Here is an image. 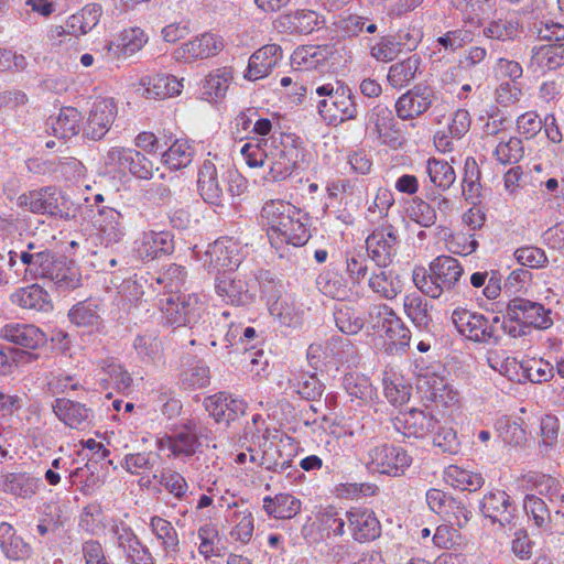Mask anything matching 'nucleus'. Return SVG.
I'll return each mask as SVG.
<instances>
[{
  "label": "nucleus",
  "instance_id": "1",
  "mask_svg": "<svg viewBox=\"0 0 564 564\" xmlns=\"http://www.w3.org/2000/svg\"><path fill=\"white\" fill-rule=\"evenodd\" d=\"M240 153L250 167L268 165L267 180L272 182L289 177L299 159V149L294 144V139L283 133L258 138L256 142H247L242 145Z\"/></svg>",
  "mask_w": 564,
  "mask_h": 564
},
{
  "label": "nucleus",
  "instance_id": "2",
  "mask_svg": "<svg viewBox=\"0 0 564 564\" xmlns=\"http://www.w3.org/2000/svg\"><path fill=\"white\" fill-rule=\"evenodd\" d=\"M261 219L268 227L271 245L276 249L283 245L302 247L311 238L308 215L288 202H267L261 209Z\"/></svg>",
  "mask_w": 564,
  "mask_h": 564
},
{
  "label": "nucleus",
  "instance_id": "3",
  "mask_svg": "<svg viewBox=\"0 0 564 564\" xmlns=\"http://www.w3.org/2000/svg\"><path fill=\"white\" fill-rule=\"evenodd\" d=\"M20 261L24 265V281L47 280L59 294H66L82 285V274L75 262L48 249L33 253L21 251Z\"/></svg>",
  "mask_w": 564,
  "mask_h": 564
},
{
  "label": "nucleus",
  "instance_id": "4",
  "mask_svg": "<svg viewBox=\"0 0 564 564\" xmlns=\"http://www.w3.org/2000/svg\"><path fill=\"white\" fill-rule=\"evenodd\" d=\"M500 313H502L500 328L513 338L527 336L533 327L547 329L553 324L550 310H546L541 303L523 297L510 300L505 311Z\"/></svg>",
  "mask_w": 564,
  "mask_h": 564
},
{
  "label": "nucleus",
  "instance_id": "5",
  "mask_svg": "<svg viewBox=\"0 0 564 564\" xmlns=\"http://www.w3.org/2000/svg\"><path fill=\"white\" fill-rule=\"evenodd\" d=\"M464 268L451 256H438L430 263V273L413 271V282L423 295L440 299L453 291L463 276Z\"/></svg>",
  "mask_w": 564,
  "mask_h": 564
},
{
  "label": "nucleus",
  "instance_id": "6",
  "mask_svg": "<svg viewBox=\"0 0 564 564\" xmlns=\"http://www.w3.org/2000/svg\"><path fill=\"white\" fill-rule=\"evenodd\" d=\"M322 97L317 102V111L328 124H337L357 118L356 97L346 84L341 82L327 83L316 88Z\"/></svg>",
  "mask_w": 564,
  "mask_h": 564
},
{
  "label": "nucleus",
  "instance_id": "7",
  "mask_svg": "<svg viewBox=\"0 0 564 564\" xmlns=\"http://www.w3.org/2000/svg\"><path fill=\"white\" fill-rule=\"evenodd\" d=\"M451 318L457 332L468 340L482 345H498L501 340L497 327L500 325V315L490 319L484 314L457 307Z\"/></svg>",
  "mask_w": 564,
  "mask_h": 564
},
{
  "label": "nucleus",
  "instance_id": "8",
  "mask_svg": "<svg viewBox=\"0 0 564 564\" xmlns=\"http://www.w3.org/2000/svg\"><path fill=\"white\" fill-rule=\"evenodd\" d=\"M18 205L33 214L46 215L56 219L68 220L70 203L62 191L54 186L30 191L18 197Z\"/></svg>",
  "mask_w": 564,
  "mask_h": 564
},
{
  "label": "nucleus",
  "instance_id": "9",
  "mask_svg": "<svg viewBox=\"0 0 564 564\" xmlns=\"http://www.w3.org/2000/svg\"><path fill=\"white\" fill-rule=\"evenodd\" d=\"M159 307L166 324L173 327L194 326L205 312L204 304L196 294L165 295L160 299Z\"/></svg>",
  "mask_w": 564,
  "mask_h": 564
},
{
  "label": "nucleus",
  "instance_id": "10",
  "mask_svg": "<svg viewBox=\"0 0 564 564\" xmlns=\"http://www.w3.org/2000/svg\"><path fill=\"white\" fill-rule=\"evenodd\" d=\"M412 457L408 452L392 444H380L368 452L367 465L373 471L398 477L411 465Z\"/></svg>",
  "mask_w": 564,
  "mask_h": 564
},
{
  "label": "nucleus",
  "instance_id": "11",
  "mask_svg": "<svg viewBox=\"0 0 564 564\" xmlns=\"http://www.w3.org/2000/svg\"><path fill=\"white\" fill-rule=\"evenodd\" d=\"M398 230L391 224L376 228L366 239L367 253L380 268L392 263L399 246Z\"/></svg>",
  "mask_w": 564,
  "mask_h": 564
},
{
  "label": "nucleus",
  "instance_id": "12",
  "mask_svg": "<svg viewBox=\"0 0 564 564\" xmlns=\"http://www.w3.org/2000/svg\"><path fill=\"white\" fill-rule=\"evenodd\" d=\"M216 292L227 303L246 306L256 299V281L245 275L224 273L216 279Z\"/></svg>",
  "mask_w": 564,
  "mask_h": 564
},
{
  "label": "nucleus",
  "instance_id": "13",
  "mask_svg": "<svg viewBox=\"0 0 564 564\" xmlns=\"http://www.w3.org/2000/svg\"><path fill=\"white\" fill-rule=\"evenodd\" d=\"M436 95L429 85H415L402 94L395 101V115L403 121L413 120L424 115L435 102Z\"/></svg>",
  "mask_w": 564,
  "mask_h": 564
},
{
  "label": "nucleus",
  "instance_id": "14",
  "mask_svg": "<svg viewBox=\"0 0 564 564\" xmlns=\"http://www.w3.org/2000/svg\"><path fill=\"white\" fill-rule=\"evenodd\" d=\"M437 419L430 412L411 409L391 419L392 429L403 437L423 438L434 432Z\"/></svg>",
  "mask_w": 564,
  "mask_h": 564
},
{
  "label": "nucleus",
  "instance_id": "15",
  "mask_svg": "<svg viewBox=\"0 0 564 564\" xmlns=\"http://www.w3.org/2000/svg\"><path fill=\"white\" fill-rule=\"evenodd\" d=\"M224 50V41L212 32H205L184 42L174 51V57L178 62L194 63L218 55Z\"/></svg>",
  "mask_w": 564,
  "mask_h": 564
},
{
  "label": "nucleus",
  "instance_id": "16",
  "mask_svg": "<svg viewBox=\"0 0 564 564\" xmlns=\"http://www.w3.org/2000/svg\"><path fill=\"white\" fill-rule=\"evenodd\" d=\"M52 409L57 419L70 429L85 431L94 425L93 410L80 402L57 398Z\"/></svg>",
  "mask_w": 564,
  "mask_h": 564
},
{
  "label": "nucleus",
  "instance_id": "17",
  "mask_svg": "<svg viewBox=\"0 0 564 564\" xmlns=\"http://www.w3.org/2000/svg\"><path fill=\"white\" fill-rule=\"evenodd\" d=\"M116 116L117 106L113 99L95 101L84 127V135L90 140H100L110 129Z\"/></svg>",
  "mask_w": 564,
  "mask_h": 564
},
{
  "label": "nucleus",
  "instance_id": "18",
  "mask_svg": "<svg viewBox=\"0 0 564 564\" xmlns=\"http://www.w3.org/2000/svg\"><path fill=\"white\" fill-rule=\"evenodd\" d=\"M337 43H327L323 45H302L291 55V65L294 69H315L325 62L336 59L338 53Z\"/></svg>",
  "mask_w": 564,
  "mask_h": 564
},
{
  "label": "nucleus",
  "instance_id": "19",
  "mask_svg": "<svg viewBox=\"0 0 564 564\" xmlns=\"http://www.w3.org/2000/svg\"><path fill=\"white\" fill-rule=\"evenodd\" d=\"M346 518L349 532L356 541H372L380 535L381 525L372 510L352 508L346 512Z\"/></svg>",
  "mask_w": 564,
  "mask_h": 564
},
{
  "label": "nucleus",
  "instance_id": "20",
  "mask_svg": "<svg viewBox=\"0 0 564 564\" xmlns=\"http://www.w3.org/2000/svg\"><path fill=\"white\" fill-rule=\"evenodd\" d=\"M95 225L106 246L119 243L126 236L123 215L112 207H98Z\"/></svg>",
  "mask_w": 564,
  "mask_h": 564
},
{
  "label": "nucleus",
  "instance_id": "21",
  "mask_svg": "<svg viewBox=\"0 0 564 564\" xmlns=\"http://www.w3.org/2000/svg\"><path fill=\"white\" fill-rule=\"evenodd\" d=\"M142 261H152L174 251V236L169 231H144L135 249Z\"/></svg>",
  "mask_w": 564,
  "mask_h": 564
},
{
  "label": "nucleus",
  "instance_id": "22",
  "mask_svg": "<svg viewBox=\"0 0 564 564\" xmlns=\"http://www.w3.org/2000/svg\"><path fill=\"white\" fill-rule=\"evenodd\" d=\"M480 510L486 518L498 522L501 527L510 525L514 519L516 507L510 497L502 490L485 495L480 502Z\"/></svg>",
  "mask_w": 564,
  "mask_h": 564
},
{
  "label": "nucleus",
  "instance_id": "23",
  "mask_svg": "<svg viewBox=\"0 0 564 564\" xmlns=\"http://www.w3.org/2000/svg\"><path fill=\"white\" fill-rule=\"evenodd\" d=\"M205 408L216 422L229 423L245 414L247 404L226 392H219L206 399Z\"/></svg>",
  "mask_w": 564,
  "mask_h": 564
},
{
  "label": "nucleus",
  "instance_id": "24",
  "mask_svg": "<svg viewBox=\"0 0 564 564\" xmlns=\"http://www.w3.org/2000/svg\"><path fill=\"white\" fill-rule=\"evenodd\" d=\"M1 338L26 349H36L46 344L45 334L35 325L10 323L0 330Z\"/></svg>",
  "mask_w": 564,
  "mask_h": 564
},
{
  "label": "nucleus",
  "instance_id": "25",
  "mask_svg": "<svg viewBox=\"0 0 564 564\" xmlns=\"http://www.w3.org/2000/svg\"><path fill=\"white\" fill-rule=\"evenodd\" d=\"M282 58V48L278 44H267L257 50L249 58L245 78L257 80L269 75Z\"/></svg>",
  "mask_w": 564,
  "mask_h": 564
},
{
  "label": "nucleus",
  "instance_id": "26",
  "mask_svg": "<svg viewBox=\"0 0 564 564\" xmlns=\"http://www.w3.org/2000/svg\"><path fill=\"white\" fill-rule=\"evenodd\" d=\"M525 481L538 495L547 498L551 506L555 509V516H564L562 512V509H564V487L556 478L550 475L532 473L525 476Z\"/></svg>",
  "mask_w": 564,
  "mask_h": 564
},
{
  "label": "nucleus",
  "instance_id": "27",
  "mask_svg": "<svg viewBox=\"0 0 564 564\" xmlns=\"http://www.w3.org/2000/svg\"><path fill=\"white\" fill-rule=\"evenodd\" d=\"M229 508L232 510L226 516V521L230 527V538L242 544L249 543L254 531L252 512L248 507L239 502H234Z\"/></svg>",
  "mask_w": 564,
  "mask_h": 564
},
{
  "label": "nucleus",
  "instance_id": "28",
  "mask_svg": "<svg viewBox=\"0 0 564 564\" xmlns=\"http://www.w3.org/2000/svg\"><path fill=\"white\" fill-rule=\"evenodd\" d=\"M183 79L167 74L148 75L140 79L143 87L142 96L148 99H165L176 96L183 87Z\"/></svg>",
  "mask_w": 564,
  "mask_h": 564
},
{
  "label": "nucleus",
  "instance_id": "29",
  "mask_svg": "<svg viewBox=\"0 0 564 564\" xmlns=\"http://www.w3.org/2000/svg\"><path fill=\"white\" fill-rule=\"evenodd\" d=\"M197 187L202 198L212 205H221L224 198L223 186L218 177L216 165L209 161H204L198 171Z\"/></svg>",
  "mask_w": 564,
  "mask_h": 564
},
{
  "label": "nucleus",
  "instance_id": "30",
  "mask_svg": "<svg viewBox=\"0 0 564 564\" xmlns=\"http://www.w3.org/2000/svg\"><path fill=\"white\" fill-rule=\"evenodd\" d=\"M0 550L10 561H25L32 555L31 545L8 522L0 523Z\"/></svg>",
  "mask_w": 564,
  "mask_h": 564
},
{
  "label": "nucleus",
  "instance_id": "31",
  "mask_svg": "<svg viewBox=\"0 0 564 564\" xmlns=\"http://www.w3.org/2000/svg\"><path fill=\"white\" fill-rule=\"evenodd\" d=\"M433 305L420 293L406 294L403 299V311L411 323L421 330H429L432 323Z\"/></svg>",
  "mask_w": 564,
  "mask_h": 564
},
{
  "label": "nucleus",
  "instance_id": "32",
  "mask_svg": "<svg viewBox=\"0 0 564 564\" xmlns=\"http://www.w3.org/2000/svg\"><path fill=\"white\" fill-rule=\"evenodd\" d=\"M149 528L160 541L164 556L174 561L180 551V538L174 525L162 517L153 516L150 518Z\"/></svg>",
  "mask_w": 564,
  "mask_h": 564
},
{
  "label": "nucleus",
  "instance_id": "33",
  "mask_svg": "<svg viewBox=\"0 0 564 564\" xmlns=\"http://www.w3.org/2000/svg\"><path fill=\"white\" fill-rule=\"evenodd\" d=\"M324 20L312 10H296L280 17V26L290 34H310L318 28Z\"/></svg>",
  "mask_w": 564,
  "mask_h": 564
},
{
  "label": "nucleus",
  "instance_id": "34",
  "mask_svg": "<svg viewBox=\"0 0 564 564\" xmlns=\"http://www.w3.org/2000/svg\"><path fill=\"white\" fill-rule=\"evenodd\" d=\"M41 479L26 473H7L1 476L0 490L14 497L29 499L36 494Z\"/></svg>",
  "mask_w": 564,
  "mask_h": 564
},
{
  "label": "nucleus",
  "instance_id": "35",
  "mask_svg": "<svg viewBox=\"0 0 564 564\" xmlns=\"http://www.w3.org/2000/svg\"><path fill=\"white\" fill-rule=\"evenodd\" d=\"M302 502L291 494H278L274 497L263 498V511L274 519L288 520L301 511Z\"/></svg>",
  "mask_w": 564,
  "mask_h": 564
},
{
  "label": "nucleus",
  "instance_id": "36",
  "mask_svg": "<svg viewBox=\"0 0 564 564\" xmlns=\"http://www.w3.org/2000/svg\"><path fill=\"white\" fill-rule=\"evenodd\" d=\"M421 57L413 54L405 59L392 64L389 68L387 79L393 88H403L413 82L417 74H421Z\"/></svg>",
  "mask_w": 564,
  "mask_h": 564
},
{
  "label": "nucleus",
  "instance_id": "37",
  "mask_svg": "<svg viewBox=\"0 0 564 564\" xmlns=\"http://www.w3.org/2000/svg\"><path fill=\"white\" fill-rule=\"evenodd\" d=\"M11 301L13 304L28 310L45 312L52 308L48 293L36 283L18 289L12 293Z\"/></svg>",
  "mask_w": 564,
  "mask_h": 564
},
{
  "label": "nucleus",
  "instance_id": "38",
  "mask_svg": "<svg viewBox=\"0 0 564 564\" xmlns=\"http://www.w3.org/2000/svg\"><path fill=\"white\" fill-rule=\"evenodd\" d=\"M147 42L148 36L142 29L130 28L121 32L118 43L109 42L106 48L113 57L130 56L140 51Z\"/></svg>",
  "mask_w": 564,
  "mask_h": 564
},
{
  "label": "nucleus",
  "instance_id": "39",
  "mask_svg": "<svg viewBox=\"0 0 564 564\" xmlns=\"http://www.w3.org/2000/svg\"><path fill=\"white\" fill-rule=\"evenodd\" d=\"M169 448L174 456H192L200 445L196 424L189 421L174 435L167 438Z\"/></svg>",
  "mask_w": 564,
  "mask_h": 564
},
{
  "label": "nucleus",
  "instance_id": "40",
  "mask_svg": "<svg viewBox=\"0 0 564 564\" xmlns=\"http://www.w3.org/2000/svg\"><path fill=\"white\" fill-rule=\"evenodd\" d=\"M80 112L73 107H65L59 110L57 117H50L47 126L52 129L55 137L59 139H69L76 135L79 130Z\"/></svg>",
  "mask_w": 564,
  "mask_h": 564
},
{
  "label": "nucleus",
  "instance_id": "41",
  "mask_svg": "<svg viewBox=\"0 0 564 564\" xmlns=\"http://www.w3.org/2000/svg\"><path fill=\"white\" fill-rule=\"evenodd\" d=\"M269 308L270 314L283 326L297 327L303 321V310L291 295L274 301Z\"/></svg>",
  "mask_w": 564,
  "mask_h": 564
},
{
  "label": "nucleus",
  "instance_id": "42",
  "mask_svg": "<svg viewBox=\"0 0 564 564\" xmlns=\"http://www.w3.org/2000/svg\"><path fill=\"white\" fill-rule=\"evenodd\" d=\"M380 333L389 339L387 349L391 354L404 351L410 345L411 332L397 313L381 328Z\"/></svg>",
  "mask_w": 564,
  "mask_h": 564
},
{
  "label": "nucleus",
  "instance_id": "43",
  "mask_svg": "<svg viewBox=\"0 0 564 564\" xmlns=\"http://www.w3.org/2000/svg\"><path fill=\"white\" fill-rule=\"evenodd\" d=\"M430 182L440 191H447L456 181L454 167L445 160L430 158L425 164Z\"/></svg>",
  "mask_w": 564,
  "mask_h": 564
},
{
  "label": "nucleus",
  "instance_id": "44",
  "mask_svg": "<svg viewBox=\"0 0 564 564\" xmlns=\"http://www.w3.org/2000/svg\"><path fill=\"white\" fill-rule=\"evenodd\" d=\"M316 286L324 295L337 301H344L349 294L346 279L332 270H326L318 274Z\"/></svg>",
  "mask_w": 564,
  "mask_h": 564
},
{
  "label": "nucleus",
  "instance_id": "45",
  "mask_svg": "<svg viewBox=\"0 0 564 564\" xmlns=\"http://www.w3.org/2000/svg\"><path fill=\"white\" fill-rule=\"evenodd\" d=\"M194 152L187 140L177 139L162 153V163L171 170L184 169L193 161Z\"/></svg>",
  "mask_w": 564,
  "mask_h": 564
},
{
  "label": "nucleus",
  "instance_id": "46",
  "mask_svg": "<svg viewBox=\"0 0 564 564\" xmlns=\"http://www.w3.org/2000/svg\"><path fill=\"white\" fill-rule=\"evenodd\" d=\"M446 481L459 490L476 491L484 486L481 474L451 465L445 471Z\"/></svg>",
  "mask_w": 564,
  "mask_h": 564
},
{
  "label": "nucleus",
  "instance_id": "47",
  "mask_svg": "<svg viewBox=\"0 0 564 564\" xmlns=\"http://www.w3.org/2000/svg\"><path fill=\"white\" fill-rule=\"evenodd\" d=\"M153 478L175 499L180 501L187 499L189 487L181 473L172 468H163L160 474H154Z\"/></svg>",
  "mask_w": 564,
  "mask_h": 564
},
{
  "label": "nucleus",
  "instance_id": "48",
  "mask_svg": "<svg viewBox=\"0 0 564 564\" xmlns=\"http://www.w3.org/2000/svg\"><path fill=\"white\" fill-rule=\"evenodd\" d=\"M334 321L337 328L348 335H355L359 333L365 326V319L361 314L345 304H340L335 308Z\"/></svg>",
  "mask_w": 564,
  "mask_h": 564
},
{
  "label": "nucleus",
  "instance_id": "49",
  "mask_svg": "<svg viewBox=\"0 0 564 564\" xmlns=\"http://www.w3.org/2000/svg\"><path fill=\"white\" fill-rule=\"evenodd\" d=\"M533 61L543 70H554L564 64V43L542 45L534 51Z\"/></svg>",
  "mask_w": 564,
  "mask_h": 564
},
{
  "label": "nucleus",
  "instance_id": "50",
  "mask_svg": "<svg viewBox=\"0 0 564 564\" xmlns=\"http://www.w3.org/2000/svg\"><path fill=\"white\" fill-rule=\"evenodd\" d=\"M68 318L78 327H98L101 324L98 305L89 301L75 304L68 312Z\"/></svg>",
  "mask_w": 564,
  "mask_h": 564
},
{
  "label": "nucleus",
  "instance_id": "51",
  "mask_svg": "<svg viewBox=\"0 0 564 564\" xmlns=\"http://www.w3.org/2000/svg\"><path fill=\"white\" fill-rule=\"evenodd\" d=\"M197 536L199 540L198 552L205 557V560H208L212 556H220V538L216 524L205 523L199 527Z\"/></svg>",
  "mask_w": 564,
  "mask_h": 564
},
{
  "label": "nucleus",
  "instance_id": "52",
  "mask_svg": "<svg viewBox=\"0 0 564 564\" xmlns=\"http://www.w3.org/2000/svg\"><path fill=\"white\" fill-rule=\"evenodd\" d=\"M520 32V23L514 19L492 20L482 30V33L487 39L498 41L514 40L519 36Z\"/></svg>",
  "mask_w": 564,
  "mask_h": 564
},
{
  "label": "nucleus",
  "instance_id": "53",
  "mask_svg": "<svg viewBox=\"0 0 564 564\" xmlns=\"http://www.w3.org/2000/svg\"><path fill=\"white\" fill-rule=\"evenodd\" d=\"M405 45L401 35H386L370 47V55L379 62L393 61Z\"/></svg>",
  "mask_w": 564,
  "mask_h": 564
},
{
  "label": "nucleus",
  "instance_id": "54",
  "mask_svg": "<svg viewBox=\"0 0 564 564\" xmlns=\"http://www.w3.org/2000/svg\"><path fill=\"white\" fill-rule=\"evenodd\" d=\"M343 387L351 397L362 401L372 398V384L365 375L358 372H348L343 378Z\"/></svg>",
  "mask_w": 564,
  "mask_h": 564
},
{
  "label": "nucleus",
  "instance_id": "55",
  "mask_svg": "<svg viewBox=\"0 0 564 564\" xmlns=\"http://www.w3.org/2000/svg\"><path fill=\"white\" fill-rule=\"evenodd\" d=\"M480 170L474 158H467L464 164V176L462 182L463 195L467 199L478 198L480 196Z\"/></svg>",
  "mask_w": 564,
  "mask_h": 564
},
{
  "label": "nucleus",
  "instance_id": "56",
  "mask_svg": "<svg viewBox=\"0 0 564 564\" xmlns=\"http://www.w3.org/2000/svg\"><path fill=\"white\" fill-rule=\"evenodd\" d=\"M469 283L475 289L484 288L482 294L488 300H495L501 293V278L497 271H491L490 276L487 271L474 272L469 278Z\"/></svg>",
  "mask_w": 564,
  "mask_h": 564
},
{
  "label": "nucleus",
  "instance_id": "57",
  "mask_svg": "<svg viewBox=\"0 0 564 564\" xmlns=\"http://www.w3.org/2000/svg\"><path fill=\"white\" fill-rule=\"evenodd\" d=\"M256 281L258 282L261 296L265 300L268 307H270L274 301H279L285 295L283 283L270 271L260 272Z\"/></svg>",
  "mask_w": 564,
  "mask_h": 564
},
{
  "label": "nucleus",
  "instance_id": "58",
  "mask_svg": "<svg viewBox=\"0 0 564 564\" xmlns=\"http://www.w3.org/2000/svg\"><path fill=\"white\" fill-rule=\"evenodd\" d=\"M523 509L539 528H545L552 521L551 509L543 499L535 495L530 494L524 497Z\"/></svg>",
  "mask_w": 564,
  "mask_h": 564
},
{
  "label": "nucleus",
  "instance_id": "59",
  "mask_svg": "<svg viewBox=\"0 0 564 564\" xmlns=\"http://www.w3.org/2000/svg\"><path fill=\"white\" fill-rule=\"evenodd\" d=\"M488 365L500 375L510 380H516L519 376L521 365L516 358L506 356L505 351H489L487 356Z\"/></svg>",
  "mask_w": 564,
  "mask_h": 564
},
{
  "label": "nucleus",
  "instance_id": "60",
  "mask_svg": "<svg viewBox=\"0 0 564 564\" xmlns=\"http://www.w3.org/2000/svg\"><path fill=\"white\" fill-rule=\"evenodd\" d=\"M406 212L410 219L422 227H431L436 223L434 207L421 197H413Z\"/></svg>",
  "mask_w": 564,
  "mask_h": 564
},
{
  "label": "nucleus",
  "instance_id": "61",
  "mask_svg": "<svg viewBox=\"0 0 564 564\" xmlns=\"http://www.w3.org/2000/svg\"><path fill=\"white\" fill-rule=\"evenodd\" d=\"M101 17V7L98 4L86 6L80 13L74 14L69 19V26L80 34L91 31L99 22Z\"/></svg>",
  "mask_w": 564,
  "mask_h": 564
},
{
  "label": "nucleus",
  "instance_id": "62",
  "mask_svg": "<svg viewBox=\"0 0 564 564\" xmlns=\"http://www.w3.org/2000/svg\"><path fill=\"white\" fill-rule=\"evenodd\" d=\"M494 154L501 164H516L523 158L524 148L520 139L512 137L507 142L501 141Z\"/></svg>",
  "mask_w": 564,
  "mask_h": 564
},
{
  "label": "nucleus",
  "instance_id": "63",
  "mask_svg": "<svg viewBox=\"0 0 564 564\" xmlns=\"http://www.w3.org/2000/svg\"><path fill=\"white\" fill-rule=\"evenodd\" d=\"M293 386L296 389V393L308 401L319 399L325 390V386L317 378L316 373H302L296 378V383Z\"/></svg>",
  "mask_w": 564,
  "mask_h": 564
},
{
  "label": "nucleus",
  "instance_id": "64",
  "mask_svg": "<svg viewBox=\"0 0 564 564\" xmlns=\"http://www.w3.org/2000/svg\"><path fill=\"white\" fill-rule=\"evenodd\" d=\"M206 257L209 264L217 270L231 268L236 262L232 261V250L226 246V241L216 240L209 245L206 250Z\"/></svg>",
  "mask_w": 564,
  "mask_h": 564
}]
</instances>
